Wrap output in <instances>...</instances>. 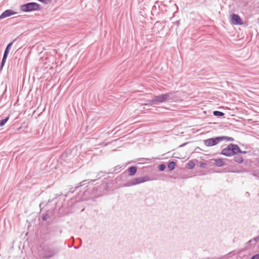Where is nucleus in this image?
<instances>
[{
  "instance_id": "15",
  "label": "nucleus",
  "mask_w": 259,
  "mask_h": 259,
  "mask_svg": "<svg viewBox=\"0 0 259 259\" xmlns=\"http://www.w3.org/2000/svg\"><path fill=\"white\" fill-rule=\"evenodd\" d=\"M213 114L215 116L221 117L224 115V113L219 111H214Z\"/></svg>"
},
{
  "instance_id": "27",
  "label": "nucleus",
  "mask_w": 259,
  "mask_h": 259,
  "mask_svg": "<svg viewBox=\"0 0 259 259\" xmlns=\"http://www.w3.org/2000/svg\"><path fill=\"white\" fill-rule=\"evenodd\" d=\"M84 182H85V181H83V182H82L81 183H80V186H81L84 185V184H83V183H84Z\"/></svg>"
},
{
  "instance_id": "14",
  "label": "nucleus",
  "mask_w": 259,
  "mask_h": 259,
  "mask_svg": "<svg viewBox=\"0 0 259 259\" xmlns=\"http://www.w3.org/2000/svg\"><path fill=\"white\" fill-rule=\"evenodd\" d=\"M9 117L7 116L5 118L0 120V127L4 126L8 121Z\"/></svg>"
},
{
  "instance_id": "10",
  "label": "nucleus",
  "mask_w": 259,
  "mask_h": 259,
  "mask_svg": "<svg viewBox=\"0 0 259 259\" xmlns=\"http://www.w3.org/2000/svg\"><path fill=\"white\" fill-rule=\"evenodd\" d=\"M234 155H235V156L233 158V160L234 162L238 163H241L243 162V159L241 156H240L239 154H237Z\"/></svg>"
},
{
  "instance_id": "7",
  "label": "nucleus",
  "mask_w": 259,
  "mask_h": 259,
  "mask_svg": "<svg viewBox=\"0 0 259 259\" xmlns=\"http://www.w3.org/2000/svg\"><path fill=\"white\" fill-rule=\"evenodd\" d=\"M17 14V12H14L12 10H7L5 11L0 16V19H4L6 17L11 16L12 15Z\"/></svg>"
},
{
  "instance_id": "19",
  "label": "nucleus",
  "mask_w": 259,
  "mask_h": 259,
  "mask_svg": "<svg viewBox=\"0 0 259 259\" xmlns=\"http://www.w3.org/2000/svg\"><path fill=\"white\" fill-rule=\"evenodd\" d=\"M133 182L134 184V185L140 184L139 178L133 179Z\"/></svg>"
},
{
  "instance_id": "26",
  "label": "nucleus",
  "mask_w": 259,
  "mask_h": 259,
  "mask_svg": "<svg viewBox=\"0 0 259 259\" xmlns=\"http://www.w3.org/2000/svg\"><path fill=\"white\" fill-rule=\"evenodd\" d=\"M246 151H241V149H240V151L239 152H238L237 154L238 153H242V154H246Z\"/></svg>"
},
{
  "instance_id": "23",
  "label": "nucleus",
  "mask_w": 259,
  "mask_h": 259,
  "mask_svg": "<svg viewBox=\"0 0 259 259\" xmlns=\"http://www.w3.org/2000/svg\"><path fill=\"white\" fill-rule=\"evenodd\" d=\"M49 218V215L47 214H44L42 217V219L43 221H46Z\"/></svg>"
},
{
  "instance_id": "9",
  "label": "nucleus",
  "mask_w": 259,
  "mask_h": 259,
  "mask_svg": "<svg viewBox=\"0 0 259 259\" xmlns=\"http://www.w3.org/2000/svg\"><path fill=\"white\" fill-rule=\"evenodd\" d=\"M137 168L135 166H132L130 167L128 169V175L130 176H134L137 172Z\"/></svg>"
},
{
  "instance_id": "18",
  "label": "nucleus",
  "mask_w": 259,
  "mask_h": 259,
  "mask_svg": "<svg viewBox=\"0 0 259 259\" xmlns=\"http://www.w3.org/2000/svg\"><path fill=\"white\" fill-rule=\"evenodd\" d=\"M224 172H242L241 170H230L228 169L227 168H225L224 169Z\"/></svg>"
},
{
  "instance_id": "13",
  "label": "nucleus",
  "mask_w": 259,
  "mask_h": 259,
  "mask_svg": "<svg viewBox=\"0 0 259 259\" xmlns=\"http://www.w3.org/2000/svg\"><path fill=\"white\" fill-rule=\"evenodd\" d=\"M139 179H140V184L149 181L150 180V178L147 176H144L143 177H140Z\"/></svg>"
},
{
  "instance_id": "29",
  "label": "nucleus",
  "mask_w": 259,
  "mask_h": 259,
  "mask_svg": "<svg viewBox=\"0 0 259 259\" xmlns=\"http://www.w3.org/2000/svg\"><path fill=\"white\" fill-rule=\"evenodd\" d=\"M249 195V194L248 193V192H247V195Z\"/></svg>"
},
{
  "instance_id": "2",
  "label": "nucleus",
  "mask_w": 259,
  "mask_h": 259,
  "mask_svg": "<svg viewBox=\"0 0 259 259\" xmlns=\"http://www.w3.org/2000/svg\"><path fill=\"white\" fill-rule=\"evenodd\" d=\"M240 151V148L236 144H230L227 147L224 148L221 154L226 156H231L237 154Z\"/></svg>"
},
{
  "instance_id": "1",
  "label": "nucleus",
  "mask_w": 259,
  "mask_h": 259,
  "mask_svg": "<svg viewBox=\"0 0 259 259\" xmlns=\"http://www.w3.org/2000/svg\"><path fill=\"white\" fill-rule=\"evenodd\" d=\"M41 251L43 258L49 259L56 255L59 248L52 244H47L41 246Z\"/></svg>"
},
{
  "instance_id": "4",
  "label": "nucleus",
  "mask_w": 259,
  "mask_h": 259,
  "mask_svg": "<svg viewBox=\"0 0 259 259\" xmlns=\"http://www.w3.org/2000/svg\"><path fill=\"white\" fill-rule=\"evenodd\" d=\"M40 9V5L34 2L28 3L22 5L20 7V10L22 12H28L33 11L39 10Z\"/></svg>"
},
{
  "instance_id": "12",
  "label": "nucleus",
  "mask_w": 259,
  "mask_h": 259,
  "mask_svg": "<svg viewBox=\"0 0 259 259\" xmlns=\"http://www.w3.org/2000/svg\"><path fill=\"white\" fill-rule=\"evenodd\" d=\"M176 165V162L174 161H171L168 163L167 167L169 170H172L175 169Z\"/></svg>"
},
{
  "instance_id": "20",
  "label": "nucleus",
  "mask_w": 259,
  "mask_h": 259,
  "mask_svg": "<svg viewBox=\"0 0 259 259\" xmlns=\"http://www.w3.org/2000/svg\"><path fill=\"white\" fill-rule=\"evenodd\" d=\"M165 167L166 166L164 164H161L158 166L160 171H163L165 169Z\"/></svg>"
},
{
  "instance_id": "3",
  "label": "nucleus",
  "mask_w": 259,
  "mask_h": 259,
  "mask_svg": "<svg viewBox=\"0 0 259 259\" xmlns=\"http://www.w3.org/2000/svg\"><path fill=\"white\" fill-rule=\"evenodd\" d=\"M172 92L167 93L164 94H161L158 96H156L154 98L149 101V103L144 104V105H147L148 104L153 105L157 103H163L168 99H171V96Z\"/></svg>"
},
{
  "instance_id": "6",
  "label": "nucleus",
  "mask_w": 259,
  "mask_h": 259,
  "mask_svg": "<svg viewBox=\"0 0 259 259\" xmlns=\"http://www.w3.org/2000/svg\"><path fill=\"white\" fill-rule=\"evenodd\" d=\"M230 22L233 25H242L243 23L240 16L235 14L230 15Z\"/></svg>"
},
{
  "instance_id": "24",
  "label": "nucleus",
  "mask_w": 259,
  "mask_h": 259,
  "mask_svg": "<svg viewBox=\"0 0 259 259\" xmlns=\"http://www.w3.org/2000/svg\"><path fill=\"white\" fill-rule=\"evenodd\" d=\"M251 259H259V254H256L252 256Z\"/></svg>"
},
{
  "instance_id": "5",
  "label": "nucleus",
  "mask_w": 259,
  "mask_h": 259,
  "mask_svg": "<svg viewBox=\"0 0 259 259\" xmlns=\"http://www.w3.org/2000/svg\"><path fill=\"white\" fill-rule=\"evenodd\" d=\"M225 140L224 137H218L216 138H212L204 140V144L205 146L211 147L218 144L222 141Z\"/></svg>"
},
{
  "instance_id": "16",
  "label": "nucleus",
  "mask_w": 259,
  "mask_h": 259,
  "mask_svg": "<svg viewBox=\"0 0 259 259\" xmlns=\"http://www.w3.org/2000/svg\"><path fill=\"white\" fill-rule=\"evenodd\" d=\"M187 167L189 169H192L194 168L195 166V163L192 161H190L187 164Z\"/></svg>"
},
{
  "instance_id": "11",
  "label": "nucleus",
  "mask_w": 259,
  "mask_h": 259,
  "mask_svg": "<svg viewBox=\"0 0 259 259\" xmlns=\"http://www.w3.org/2000/svg\"><path fill=\"white\" fill-rule=\"evenodd\" d=\"M12 45H13V42H11L7 45V46L5 50L4 53V55H3L4 57L6 58H7L9 52V50L10 49Z\"/></svg>"
},
{
  "instance_id": "8",
  "label": "nucleus",
  "mask_w": 259,
  "mask_h": 259,
  "mask_svg": "<svg viewBox=\"0 0 259 259\" xmlns=\"http://www.w3.org/2000/svg\"><path fill=\"white\" fill-rule=\"evenodd\" d=\"M213 160L214 161V164L218 167L223 166L226 165L225 162L222 159L217 158L214 159Z\"/></svg>"
},
{
  "instance_id": "28",
  "label": "nucleus",
  "mask_w": 259,
  "mask_h": 259,
  "mask_svg": "<svg viewBox=\"0 0 259 259\" xmlns=\"http://www.w3.org/2000/svg\"><path fill=\"white\" fill-rule=\"evenodd\" d=\"M119 168H120V167H118V166H116V167H115V170H118V169H119Z\"/></svg>"
},
{
  "instance_id": "17",
  "label": "nucleus",
  "mask_w": 259,
  "mask_h": 259,
  "mask_svg": "<svg viewBox=\"0 0 259 259\" xmlns=\"http://www.w3.org/2000/svg\"><path fill=\"white\" fill-rule=\"evenodd\" d=\"M134 184L133 183V180H132L131 181L127 182L126 183L124 184L123 186V187H130V186H134Z\"/></svg>"
},
{
  "instance_id": "22",
  "label": "nucleus",
  "mask_w": 259,
  "mask_h": 259,
  "mask_svg": "<svg viewBox=\"0 0 259 259\" xmlns=\"http://www.w3.org/2000/svg\"><path fill=\"white\" fill-rule=\"evenodd\" d=\"M222 137H224L225 140H227V141H234V139L232 137H226V136H222Z\"/></svg>"
},
{
  "instance_id": "25",
  "label": "nucleus",
  "mask_w": 259,
  "mask_h": 259,
  "mask_svg": "<svg viewBox=\"0 0 259 259\" xmlns=\"http://www.w3.org/2000/svg\"><path fill=\"white\" fill-rule=\"evenodd\" d=\"M206 163L204 162H201L200 164V167L202 168H205L206 167Z\"/></svg>"
},
{
  "instance_id": "30",
  "label": "nucleus",
  "mask_w": 259,
  "mask_h": 259,
  "mask_svg": "<svg viewBox=\"0 0 259 259\" xmlns=\"http://www.w3.org/2000/svg\"><path fill=\"white\" fill-rule=\"evenodd\" d=\"M249 195V194L248 193V192H247V195Z\"/></svg>"
},
{
  "instance_id": "21",
  "label": "nucleus",
  "mask_w": 259,
  "mask_h": 259,
  "mask_svg": "<svg viewBox=\"0 0 259 259\" xmlns=\"http://www.w3.org/2000/svg\"><path fill=\"white\" fill-rule=\"evenodd\" d=\"M6 58H5V57H3V59H2V62H1V69H2L3 66H4L5 65V63L6 62Z\"/></svg>"
}]
</instances>
